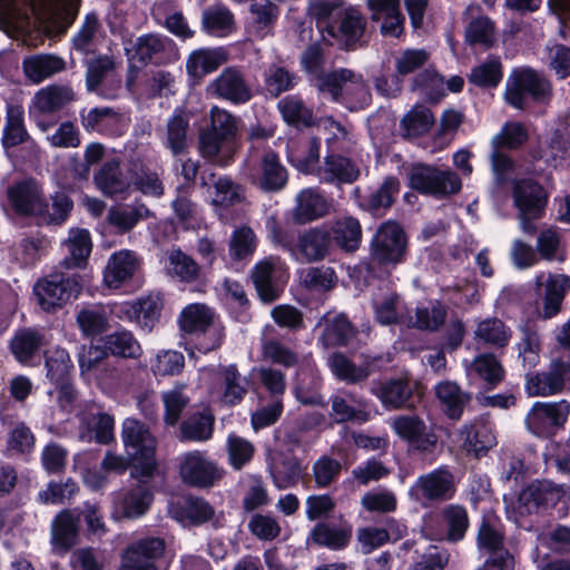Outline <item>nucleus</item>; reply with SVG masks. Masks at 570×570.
<instances>
[{"label": "nucleus", "instance_id": "nucleus-49", "mask_svg": "<svg viewBox=\"0 0 570 570\" xmlns=\"http://www.w3.org/2000/svg\"><path fill=\"white\" fill-rule=\"evenodd\" d=\"M224 62L219 50L202 48L194 50L186 62V69L191 77H203L218 69Z\"/></svg>", "mask_w": 570, "mask_h": 570}, {"label": "nucleus", "instance_id": "nucleus-56", "mask_svg": "<svg viewBox=\"0 0 570 570\" xmlns=\"http://www.w3.org/2000/svg\"><path fill=\"white\" fill-rule=\"evenodd\" d=\"M47 377L52 384L73 377V363L67 350L57 347L46 356Z\"/></svg>", "mask_w": 570, "mask_h": 570}, {"label": "nucleus", "instance_id": "nucleus-31", "mask_svg": "<svg viewBox=\"0 0 570 570\" xmlns=\"http://www.w3.org/2000/svg\"><path fill=\"white\" fill-rule=\"evenodd\" d=\"M331 233L327 227H312L299 234L297 247L307 262L324 259L331 249Z\"/></svg>", "mask_w": 570, "mask_h": 570}, {"label": "nucleus", "instance_id": "nucleus-19", "mask_svg": "<svg viewBox=\"0 0 570 570\" xmlns=\"http://www.w3.org/2000/svg\"><path fill=\"white\" fill-rule=\"evenodd\" d=\"M352 540V527L334 522H317L307 535V543L332 551L344 550Z\"/></svg>", "mask_w": 570, "mask_h": 570}, {"label": "nucleus", "instance_id": "nucleus-29", "mask_svg": "<svg viewBox=\"0 0 570 570\" xmlns=\"http://www.w3.org/2000/svg\"><path fill=\"white\" fill-rule=\"evenodd\" d=\"M460 436L464 450L476 459L487 455L489 450L497 444L491 428L482 422L464 424L460 431Z\"/></svg>", "mask_w": 570, "mask_h": 570}, {"label": "nucleus", "instance_id": "nucleus-6", "mask_svg": "<svg viewBox=\"0 0 570 570\" xmlns=\"http://www.w3.org/2000/svg\"><path fill=\"white\" fill-rule=\"evenodd\" d=\"M407 244V235L397 222H384L370 242L371 259L379 267H395L406 261Z\"/></svg>", "mask_w": 570, "mask_h": 570}, {"label": "nucleus", "instance_id": "nucleus-58", "mask_svg": "<svg viewBox=\"0 0 570 570\" xmlns=\"http://www.w3.org/2000/svg\"><path fill=\"white\" fill-rule=\"evenodd\" d=\"M72 99V89L63 86L48 87L36 95L37 106L42 112H56L62 109Z\"/></svg>", "mask_w": 570, "mask_h": 570}, {"label": "nucleus", "instance_id": "nucleus-55", "mask_svg": "<svg viewBox=\"0 0 570 570\" xmlns=\"http://www.w3.org/2000/svg\"><path fill=\"white\" fill-rule=\"evenodd\" d=\"M529 139L527 127L519 121H507L499 134L492 138V147L497 149L515 150L522 147Z\"/></svg>", "mask_w": 570, "mask_h": 570}, {"label": "nucleus", "instance_id": "nucleus-37", "mask_svg": "<svg viewBox=\"0 0 570 570\" xmlns=\"http://www.w3.org/2000/svg\"><path fill=\"white\" fill-rule=\"evenodd\" d=\"M22 68L24 75L36 83H39L48 77L62 71L66 62L62 58L55 55H36L23 59Z\"/></svg>", "mask_w": 570, "mask_h": 570}, {"label": "nucleus", "instance_id": "nucleus-25", "mask_svg": "<svg viewBox=\"0 0 570 570\" xmlns=\"http://www.w3.org/2000/svg\"><path fill=\"white\" fill-rule=\"evenodd\" d=\"M360 175V169L348 157L330 154L324 157L323 165L317 169L321 183L352 184Z\"/></svg>", "mask_w": 570, "mask_h": 570}, {"label": "nucleus", "instance_id": "nucleus-38", "mask_svg": "<svg viewBox=\"0 0 570 570\" xmlns=\"http://www.w3.org/2000/svg\"><path fill=\"white\" fill-rule=\"evenodd\" d=\"M73 209V200L65 191H56L51 196V204L45 198L38 210V218L46 225L60 226L69 218Z\"/></svg>", "mask_w": 570, "mask_h": 570}, {"label": "nucleus", "instance_id": "nucleus-62", "mask_svg": "<svg viewBox=\"0 0 570 570\" xmlns=\"http://www.w3.org/2000/svg\"><path fill=\"white\" fill-rule=\"evenodd\" d=\"M473 370L487 382L489 389L498 386L504 380L505 375L502 364L493 354H481L476 356L473 362Z\"/></svg>", "mask_w": 570, "mask_h": 570}, {"label": "nucleus", "instance_id": "nucleus-52", "mask_svg": "<svg viewBox=\"0 0 570 570\" xmlns=\"http://www.w3.org/2000/svg\"><path fill=\"white\" fill-rule=\"evenodd\" d=\"M435 122L430 108L420 106L411 109L401 119V128L409 137H422L426 135Z\"/></svg>", "mask_w": 570, "mask_h": 570}, {"label": "nucleus", "instance_id": "nucleus-16", "mask_svg": "<svg viewBox=\"0 0 570 570\" xmlns=\"http://www.w3.org/2000/svg\"><path fill=\"white\" fill-rule=\"evenodd\" d=\"M288 181V171L282 164L279 155L273 150L264 151L257 168L254 184L265 193L281 191Z\"/></svg>", "mask_w": 570, "mask_h": 570}, {"label": "nucleus", "instance_id": "nucleus-34", "mask_svg": "<svg viewBox=\"0 0 570 570\" xmlns=\"http://www.w3.org/2000/svg\"><path fill=\"white\" fill-rule=\"evenodd\" d=\"M138 483L124 494L120 505L124 517L136 519L144 515L154 501V493L147 481L137 479Z\"/></svg>", "mask_w": 570, "mask_h": 570}, {"label": "nucleus", "instance_id": "nucleus-35", "mask_svg": "<svg viewBox=\"0 0 570 570\" xmlns=\"http://www.w3.org/2000/svg\"><path fill=\"white\" fill-rule=\"evenodd\" d=\"M284 121L296 129L311 128L315 125L313 110L297 95H288L277 104Z\"/></svg>", "mask_w": 570, "mask_h": 570}, {"label": "nucleus", "instance_id": "nucleus-51", "mask_svg": "<svg viewBox=\"0 0 570 570\" xmlns=\"http://www.w3.org/2000/svg\"><path fill=\"white\" fill-rule=\"evenodd\" d=\"M118 112L111 107H95L86 112L80 111V120L87 132L107 134L110 127L117 121Z\"/></svg>", "mask_w": 570, "mask_h": 570}, {"label": "nucleus", "instance_id": "nucleus-46", "mask_svg": "<svg viewBox=\"0 0 570 570\" xmlns=\"http://www.w3.org/2000/svg\"><path fill=\"white\" fill-rule=\"evenodd\" d=\"M224 390L222 400L229 406L242 403L248 392V380L243 377L236 364H229L222 370Z\"/></svg>", "mask_w": 570, "mask_h": 570}, {"label": "nucleus", "instance_id": "nucleus-24", "mask_svg": "<svg viewBox=\"0 0 570 570\" xmlns=\"http://www.w3.org/2000/svg\"><path fill=\"white\" fill-rule=\"evenodd\" d=\"M45 345V334L32 327L19 328L9 341V350L14 360L23 365H30L39 356Z\"/></svg>", "mask_w": 570, "mask_h": 570}, {"label": "nucleus", "instance_id": "nucleus-40", "mask_svg": "<svg viewBox=\"0 0 570 570\" xmlns=\"http://www.w3.org/2000/svg\"><path fill=\"white\" fill-rule=\"evenodd\" d=\"M91 249L92 243L89 230L86 228L76 229L69 237V255L62 259L61 266L68 271L85 267Z\"/></svg>", "mask_w": 570, "mask_h": 570}, {"label": "nucleus", "instance_id": "nucleus-5", "mask_svg": "<svg viewBox=\"0 0 570 570\" xmlns=\"http://www.w3.org/2000/svg\"><path fill=\"white\" fill-rule=\"evenodd\" d=\"M518 500L529 513H544L556 510L558 517L561 518L569 510L570 485L537 479L520 492Z\"/></svg>", "mask_w": 570, "mask_h": 570}, {"label": "nucleus", "instance_id": "nucleus-7", "mask_svg": "<svg viewBox=\"0 0 570 570\" xmlns=\"http://www.w3.org/2000/svg\"><path fill=\"white\" fill-rule=\"evenodd\" d=\"M409 186L421 195L443 198L458 194L462 188V181L454 171L419 163L412 165L409 171Z\"/></svg>", "mask_w": 570, "mask_h": 570}, {"label": "nucleus", "instance_id": "nucleus-42", "mask_svg": "<svg viewBox=\"0 0 570 570\" xmlns=\"http://www.w3.org/2000/svg\"><path fill=\"white\" fill-rule=\"evenodd\" d=\"M464 41L470 47H481L489 50L495 46V24L488 16H478L468 23Z\"/></svg>", "mask_w": 570, "mask_h": 570}, {"label": "nucleus", "instance_id": "nucleus-10", "mask_svg": "<svg viewBox=\"0 0 570 570\" xmlns=\"http://www.w3.org/2000/svg\"><path fill=\"white\" fill-rule=\"evenodd\" d=\"M570 415V402H534L525 416L528 430L543 440H552L561 431Z\"/></svg>", "mask_w": 570, "mask_h": 570}, {"label": "nucleus", "instance_id": "nucleus-23", "mask_svg": "<svg viewBox=\"0 0 570 570\" xmlns=\"http://www.w3.org/2000/svg\"><path fill=\"white\" fill-rule=\"evenodd\" d=\"M400 187V179L396 176H387L380 187L362 195L358 205L373 216H383L393 206Z\"/></svg>", "mask_w": 570, "mask_h": 570}, {"label": "nucleus", "instance_id": "nucleus-44", "mask_svg": "<svg viewBox=\"0 0 570 570\" xmlns=\"http://www.w3.org/2000/svg\"><path fill=\"white\" fill-rule=\"evenodd\" d=\"M302 473V462L295 455H284L271 468L274 484L281 490L296 487Z\"/></svg>", "mask_w": 570, "mask_h": 570}, {"label": "nucleus", "instance_id": "nucleus-1", "mask_svg": "<svg viewBox=\"0 0 570 570\" xmlns=\"http://www.w3.org/2000/svg\"><path fill=\"white\" fill-rule=\"evenodd\" d=\"M317 26L331 37L337 48L344 51H355L366 45L363 40L367 21L362 13L352 8L330 0L317 1L313 6Z\"/></svg>", "mask_w": 570, "mask_h": 570}, {"label": "nucleus", "instance_id": "nucleus-48", "mask_svg": "<svg viewBox=\"0 0 570 570\" xmlns=\"http://www.w3.org/2000/svg\"><path fill=\"white\" fill-rule=\"evenodd\" d=\"M108 356H118L124 358H135L140 354V345L128 331H116L99 338Z\"/></svg>", "mask_w": 570, "mask_h": 570}, {"label": "nucleus", "instance_id": "nucleus-9", "mask_svg": "<svg viewBox=\"0 0 570 570\" xmlns=\"http://www.w3.org/2000/svg\"><path fill=\"white\" fill-rule=\"evenodd\" d=\"M237 132V118L224 109L213 107L209 124L199 132L200 155L204 158L214 159L224 145L235 142Z\"/></svg>", "mask_w": 570, "mask_h": 570}, {"label": "nucleus", "instance_id": "nucleus-64", "mask_svg": "<svg viewBox=\"0 0 570 570\" xmlns=\"http://www.w3.org/2000/svg\"><path fill=\"white\" fill-rule=\"evenodd\" d=\"M566 288L560 279L556 276H549L542 294L544 318H552L560 312Z\"/></svg>", "mask_w": 570, "mask_h": 570}, {"label": "nucleus", "instance_id": "nucleus-32", "mask_svg": "<svg viewBox=\"0 0 570 570\" xmlns=\"http://www.w3.org/2000/svg\"><path fill=\"white\" fill-rule=\"evenodd\" d=\"M331 243L345 253H354L362 242V226L357 218L344 216L333 223L331 228Z\"/></svg>", "mask_w": 570, "mask_h": 570}, {"label": "nucleus", "instance_id": "nucleus-39", "mask_svg": "<svg viewBox=\"0 0 570 570\" xmlns=\"http://www.w3.org/2000/svg\"><path fill=\"white\" fill-rule=\"evenodd\" d=\"M503 79V66L499 56L489 55L487 60L471 69L470 83L481 89H494Z\"/></svg>", "mask_w": 570, "mask_h": 570}, {"label": "nucleus", "instance_id": "nucleus-2", "mask_svg": "<svg viewBox=\"0 0 570 570\" xmlns=\"http://www.w3.org/2000/svg\"><path fill=\"white\" fill-rule=\"evenodd\" d=\"M83 288V277L78 272L55 271L37 279L33 294L39 307L53 314L76 301Z\"/></svg>", "mask_w": 570, "mask_h": 570}, {"label": "nucleus", "instance_id": "nucleus-59", "mask_svg": "<svg viewBox=\"0 0 570 570\" xmlns=\"http://www.w3.org/2000/svg\"><path fill=\"white\" fill-rule=\"evenodd\" d=\"M169 272L184 283H193L198 279L200 267L191 256L178 248L169 255Z\"/></svg>", "mask_w": 570, "mask_h": 570}, {"label": "nucleus", "instance_id": "nucleus-50", "mask_svg": "<svg viewBox=\"0 0 570 570\" xmlns=\"http://www.w3.org/2000/svg\"><path fill=\"white\" fill-rule=\"evenodd\" d=\"M189 118L184 114H174L167 122V136L165 146L174 156H180L188 151L187 131Z\"/></svg>", "mask_w": 570, "mask_h": 570}, {"label": "nucleus", "instance_id": "nucleus-15", "mask_svg": "<svg viewBox=\"0 0 570 570\" xmlns=\"http://www.w3.org/2000/svg\"><path fill=\"white\" fill-rule=\"evenodd\" d=\"M453 474L443 469H435L428 474L420 475L411 488L419 499L428 501L450 500L455 494Z\"/></svg>", "mask_w": 570, "mask_h": 570}, {"label": "nucleus", "instance_id": "nucleus-54", "mask_svg": "<svg viewBox=\"0 0 570 570\" xmlns=\"http://www.w3.org/2000/svg\"><path fill=\"white\" fill-rule=\"evenodd\" d=\"M178 514L193 525H202L213 519L215 510L204 498L188 495L178 507Z\"/></svg>", "mask_w": 570, "mask_h": 570}, {"label": "nucleus", "instance_id": "nucleus-17", "mask_svg": "<svg viewBox=\"0 0 570 570\" xmlns=\"http://www.w3.org/2000/svg\"><path fill=\"white\" fill-rule=\"evenodd\" d=\"M513 200L519 215L542 216L548 203V194L537 180L522 178L513 186Z\"/></svg>", "mask_w": 570, "mask_h": 570}, {"label": "nucleus", "instance_id": "nucleus-8", "mask_svg": "<svg viewBox=\"0 0 570 570\" xmlns=\"http://www.w3.org/2000/svg\"><path fill=\"white\" fill-rule=\"evenodd\" d=\"M180 330L186 334H196L195 347L203 354L219 348L222 334L213 327V313L204 304H189L183 308L178 317Z\"/></svg>", "mask_w": 570, "mask_h": 570}, {"label": "nucleus", "instance_id": "nucleus-57", "mask_svg": "<svg viewBox=\"0 0 570 570\" xmlns=\"http://www.w3.org/2000/svg\"><path fill=\"white\" fill-rule=\"evenodd\" d=\"M257 247V238L249 226L236 228L229 243V255L233 261L240 262L252 258Z\"/></svg>", "mask_w": 570, "mask_h": 570}, {"label": "nucleus", "instance_id": "nucleus-61", "mask_svg": "<svg viewBox=\"0 0 570 570\" xmlns=\"http://www.w3.org/2000/svg\"><path fill=\"white\" fill-rule=\"evenodd\" d=\"M446 315V308L440 301H435L431 308L416 307L413 327L420 331L438 332L444 325Z\"/></svg>", "mask_w": 570, "mask_h": 570}, {"label": "nucleus", "instance_id": "nucleus-45", "mask_svg": "<svg viewBox=\"0 0 570 570\" xmlns=\"http://www.w3.org/2000/svg\"><path fill=\"white\" fill-rule=\"evenodd\" d=\"M357 330L345 314H338L323 331L322 341L327 347H343L355 337Z\"/></svg>", "mask_w": 570, "mask_h": 570}, {"label": "nucleus", "instance_id": "nucleus-28", "mask_svg": "<svg viewBox=\"0 0 570 570\" xmlns=\"http://www.w3.org/2000/svg\"><path fill=\"white\" fill-rule=\"evenodd\" d=\"M328 364L334 376L347 384H360L374 372V361L356 365L342 352H334L328 358Z\"/></svg>", "mask_w": 570, "mask_h": 570}, {"label": "nucleus", "instance_id": "nucleus-53", "mask_svg": "<svg viewBox=\"0 0 570 570\" xmlns=\"http://www.w3.org/2000/svg\"><path fill=\"white\" fill-rule=\"evenodd\" d=\"M96 186L108 196L121 194L126 190V183L121 178L119 164L116 160L106 161L95 174Z\"/></svg>", "mask_w": 570, "mask_h": 570}, {"label": "nucleus", "instance_id": "nucleus-33", "mask_svg": "<svg viewBox=\"0 0 570 570\" xmlns=\"http://www.w3.org/2000/svg\"><path fill=\"white\" fill-rule=\"evenodd\" d=\"M30 136L24 125V109L18 104H7L6 124L2 129L1 144L4 149H10L24 144Z\"/></svg>", "mask_w": 570, "mask_h": 570}, {"label": "nucleus", "instance_id": "nucleus-13", "mask_svg": "<svg viewBox=\"0 0 570 570\" xmlns=\"http://www.w3.org/2000/svg\"><path fill=\"white\" fill-rule=\"evenodd\" d=\"M568 362L553 360L547 371L528 372L524 390L529 396H550L561 393L566 386Z\"/></svg>", "mask_w": 570, "mask_h": 570}, {"label": "nucleus", "instance_id": "nucleus-11", "mask_svg": "<svg viewBox=\"0 0 570 570\" xmlns=\"http://www.w3.org/2000/svg\"><path fill=\"white\" fill-rule=\"evenodd\" d=\"M178 473L183 484L193 489H210L224 475V470L206 451L193 450L179 456Z\"/></svg>", "mask_w": 570, "mask_h": 570}, {"label": "nucleus", "instance_id": "nucleus-20", "mask_svg": "<svg viewBox=\"0 0 570 570\" xmlns=\"http://www.w3.org/2000/svg\"><path fill=\"white\" fill-rule=\"evenodd\" d=\"M163 301L159 296H146L135 302H125L119 312L129 321H135L142 330L151 332L160 320Z\"/></svg>", "mask_w": 570, "mask_h": 570}, {"label": "nucleus", "instance_id": "nucleus-22", "mask_svg": "<svg viewBox=\"0 0 570 570\" xmlns=\"http://www.w3.org/2000/svg\"><path fill=\"white\" fill-rule=\"evenodd\" d=\"M393 428L402 440L421 452L432 451L436 444L435 434L426 432V425L419 416H399Z\"/></svg>", "mask_w": 570, "mask_h": 570}, {"label": "nucleus", "instance_id": "nucleus-41", "mask_svg": "<svg viewBox=\"0 0 570 570\" xmlns=\"http://www.w3.org/2000/svg\"><path fill=\"white\" fill-rule=\"evenodd\" d=\"M78 538V524L70 510L59 512L52 522V543L62 552L69 551Z\"/></svg>", "mask_w": 570, "mask_h": 570}, {"label": "nucleus", "instance_id": "nucleus-30", "mask_svg": "<svg viewBox=\"0 0 570 570\" xmlns=\"http://www.w3.org/2000/svg\"><path fill=\"white\" fill-rule=\"evenodd\" d=\"M137 269L135 255L129 250L114 253L104 272V282L109 288H121L132 278Z\"/></svg>", "mask_w": 570, "mask_h": 570}, {"label": "nucleus", "instance_id": "nucleus-60", "mask_svg": "<svg viewBox=\"0 0 570 570\" xmlns=\"http://www.w3.org/2000/svg\"><path fill=\"white\" fill-rule=\"evenodd\" d=\"M76 321L83 336L91 338L100 336L109 326L105 311L99 308H82Z\"/></svg>", "mask_w": 570, "mask_h": 570}, {"label": "nucleus", "instance_id": "nucleus-26", "mask_svg": "<svg viewBox=\"0 0 570 570\" xmlns=\"http://www.w3.org/2000/svg\"><path fill=\"white\" fill-rule=\"evenodd\" d=\"M434 392L443 413L452 421H459L462 417L472 400L471 393L462 391L460 385L452 381L438 383Z\"/></svg>", "mask_w": 570, "mask_h": 570}, {"label": "nucleus", "instance_id": "nucleus-63", "mask_svg": "<svg viewBox=\"0 0 570 570\" xmlns=\"http://www.w3.org/2000/svg\"><path fill=\"white\" fill-rule=\"evenodd\" d=\"M312 471L316 488L325 489L341 475L342 463L337 459L324 454L313 463Z\"/></svg>", "mask_w": 570, "mask_h": 570}, {"label": "nucleus", "instance_id": "nucleus-27", "mask_svg": "<svg viewBox=\"0 0 570 570\" xmlns=\"http://www.w3.org/2000/svg\"><path fill=\"white\" fill-rule=\"evenodd\" d=\"M371 393L387 410H397L406 405L413 395V389L404 379H389L373 382Z\"/></svg>", "mask_w": 570, "mask_h": 570}, {"label": "nucleus", "instance_id": "nucleus-18", "mask_svg": "<svg viewBox=\"0 0 570 570\" xmlns=\"http://www.w3.org/2000/svg\"><path fill=\"white\" fill-rule=\"evenodd\" d=\"M8 202L18 216H36L42 203V193L32 179L14 183L7 190Z\"/></svg>", "mask_w": 570, "mask_h": 570}, {"label": "nucleus", "instance_id": "nucleus-21", "mask_svg": "<svg viewBox=\"0 0 570 570\" xmlns=\"http://www.w3.org/2000/svg\"><path fill=\"white\" fill-rule=\"evenodd\" d=\"M214 91L217 97L228 100L234 105H244L253 98V92L246 83L243 73L233 67H228L215 79Z\"/></svg>", "mask_w": 570, "mask_h": 570}, {"label": "nucleus", "instance_id": "nucleus-47", "mask_svg": "<svg viewBox=\"0 0 570 570\" xmlns=\"http://www.w3.org/2000/svg\"><path fill=\"white\" fill-rule=\"evenodd\" d=\"M215 417L210 413L197 412L180 424V435L184 441L204 442L212 439Z\"/></svg>", "mask_w": 570, "mask_h": 570}, {"label": "nucleus", "instance_id": "nucleus-3", "mask_svg": "<svg viewBox=\"0 0 570 570\" xmlns=\"http://www.w3.org/2000/svg\"><path fill=\"white\" fill-rule=\"evenodd\" d=\"M121 439L127 455L134 460L136 470L147 475H155L157 441L148 425L134 417H127L121 425Z\"/></svg>", "mask_w": 570, "mask_h": 570}, {"label": "nucleus", "instance_id": "nucleus-14", "mask_svg": "<svg viewBox=\"0 0 570 570\" xmlns=\"http://www.w3.org/2000/svg\"><path fill=\"white\" fill-rule=\"evenodd\" d=\"M312 85L320 92L330 94L335 102L343 100L344 90L347 92L350 83L356 92L366 94V85L361 73L354 72L352 69L337 68L331 71H323L312 81Z\"/></svg>", "mask_w": 570, "mask_h": 570}, {"label": "nucleus", "instance_id": "nucleus-4", "mask_svg": "<svg viewBox=\"0 0 570 570\" xmlns=\"http://www.w3.org/2000/svg\"><path fill=\"white\" fill-rule=\"evenodd\" d=\"M528 96L534 102L549 100L552 96L550 80L530 67L513 69L505 82L503 94L505 104L515 109L524 110Z\"/></svg>", "mask_w": 570, "mask_h": 570}, {"label": "nucleus", "instance_id": "nucleus-36", "mask_svg": "<svg viewBox=\"0 0 570 570\" xmlns=\"http://www.w3.org/2000/svg\"><path fill=\"white\" fill-rule=\"evenodd\" d=\"M440 520L446 541L456 543L463 540L470 525L469 514L463 505L455 503L445 505L440 512Z\"/></svg>", "mask_w": 570, "mask_h": 570}, {"label": "nucleus", "instance_id": "nucleus-12", "mask_svg": "<svg viewBox=\"0 0 570 570\" xmlns=\"http://www.w3.org/2000/svg\"><path fill=\"white\" fill-rule=\"evenodd\" d=\"M135 53L130 60L137 61L139 68L148 65L168 66L179 59L175 41L159 33H146L137 37L134 45Z\"/></svg>", "mask_w": 570, "mask_h": 570}, {"label": "nucleus", "instance_id": "nucleus-43", "mask_svg": "<svg viewBox=\"0 0 570 570\" xmlns=\"http://www.w3.org/2000/svg\"><path fill=\"white\" fill-rule=\"evenodd\" d=\"M327 213L328 204L322 195L312 189H304L299 193L295 207V219L297 223L306 224L324 217Z\"/></svg>", "mask_w": 570, "mask_h": 570}]
</instances>
